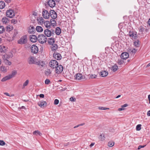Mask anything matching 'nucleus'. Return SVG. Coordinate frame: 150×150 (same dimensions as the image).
I'll return each instance as SVG.
<instances>
[{
	"instance_id": "1",
	"label": "nucleus",
	"mask_w": 150,
	"mask_h": 150,
	"mask_svg": "<svg viewBox=\"0 0 150 150\" xmlns=\"http://www.w3.org/2000/svg\"><path fill=\"white\" fill-rule=\"evenodd\" d=\"M38 40L41 44H43L46 43L47 39L46 37L44 35H39L38 37Z\"/></svg>"
},
{
	"instance_id": "2",
	"label": "nucleus",
	"mask_w": 150,
	"mask_h": 150,
	"mask_svg": "<svg viewBox=\"0 0 150 150\" xmlns=\"http://www.w3.org/2000/svg\"><path fill=\"white\" fill-rule=\"evenodd\" d=\"M27 41V37L26 35H24L21 37L17 41V43L21 45L25 44Z\"/></svg>"
},
{
	"instance_id": "3",
	"label": "nucleus",
	"mask_w": 150,
	"mask_h": 150,
	"mask_svg": "<svg viewBox=\"0 0 150 150\" xmlns=\"http://www.w3.org/2000/svg\"><path fill=\"white\" fill-rule=\"evenodd\" d=\"M49 65L50 67L53 69L55 68L58 65V63L56 60H53L50 62Z\"/></svg>"
},
{
	"instance_id": "4",
	"label": "nucleus",
	"mask_w": 150,
	"mask_h": 150,
	"mask_svg": "<svg viewBox=\"0 0 150 150\" xmlns=\"http://www.w3.org/2000/svg\"><path fill=\"white\" fill-rule=\"evenodd\" d=\"M45 35L47 37H49L53 35L54 33V30H51L48 29H46L44 31Z\"/></svg>"
},
{
	"instance_id": "5",
	"label": "nucleus",
	"mask_w": 150,
	"mask_h": 150,
	"mask_svg": "<svg viewBox=\"0 0 150 150\" xmlns=\"http://www.w3.org/2000/svg\"><path fill=\"white\" fill-rule=\"evenodd\" d=\"M75 79L77 80H83L85 79V77L81 73H77L75 76Z\"/></svg>"
},
{
	"instance_id": "6",
	"label": "nucleus",
	"mask_w": 150,
	"mask_h": 150,
	"mask_svg": "<svg viewBox=\"0 0 150 150\" xmlns=\"http://www.w3.org/2000/svg\"><path fill=\"white\" fill-rule=\"evenodd\" d=\"M6 16L10 18H13L15 16V13L13 10H9L6 11Z\"/></svg>"
},
{
	"instance_id": "7",
	"label": "nucleus",
	"mask_w": 150,
	"mask_h": 150,
	"mask_svg": "<svg viewBox=\"0 0 150 150\" xmlns=\"http://www.w3.org/2000/svg\"><path fill=\"white\" fill-rule=\"evenodd\" d=\"M31 52L33 54L37 53L38 51V47L35 45H33L30 48Z\"/></svg>"
},
{
	"instance_id": "8",
	"label": "nucleus",
	"mask_w": 150,
	"mask_h": 150,
	"mask_svg": "<svg viewBox=\"0 0 150 150\" xmlns=\"http://www.w3.org/2000/svg\"><path fill=\"white\" fill-rule=\"evenodd\" d=\"M56 73L58 74H59L62 73L63 69V66L61 65H58L56 68Z\"/></svg>"
},
{
	"instance_id": "9",
	"label": "nucleus",
	"mask_w": 150,
	"mask_h": 150,
	"mask_svg": "<svg viewBox=\"0 0 150 150\" xmlns=\"http://www.w3.org/2000/svg\"><path fill=\"white\" fill-rule=\"evenodd\" d=\"M42 15L43 18L46 19H48L50 17V13L47 11L45 9L42 11Z\"/></svg>"
},
{
	"instance_id": "10",
	"label": "nucleus",
	"mask_w": 150,
	"mask_h": 150,
	"mask_svg": "<svg viewBox=\"0 0 150 150\" xmlns=\"http://www.w3.org/2000/svg\"><path fill=\"white\" fill-rule=\"evenodd\" d=\"M47 4L51 8H53L55 6V1L53 0H48L47 2Z\"/></svg>"
},
{
	"instance_id": "11",
	"label": "nucleus",
	"mask_w": 150,
	"mask_h": 150,
	"mask_svg": "<svg viewBox=\"0 0 150 150\" xmlns=\"http://www.w3.org/2000/svg\"><path fill=\"white\" fill-rule=\"evenodd\" d=\"M53 19L56 18L57 15V13L53 10H51L50 12V16Z\"/></svg>"
},
{
	"instance_id": "12",
	"label": "nucleus",
	"mask_w": 150,
	"mask_h": 150,
	"mask_svg": "<svg viewBox=\"0 0 150 150\" xmlns=\"http://www.w3.org/2000/svg\"><path fill=\"white\" fill-rule=\"evenodd\" d=\"M129 54L127 52L122 53L120 56L121 59L123 60L126 59L129 57Z\"/></svg>"
},
{
	"instance_id": "13",
	"label": "nucleus",
	"mask_w": 150,
	"mask_h": 150,
	"mask_svg": "<svg viewBox=\"0 0 150 150\" xmlns=\"http://www.w3.org/2000/svg\"><path fill=\"white\" fill-rule=\"evenodd\" d=\"M38 105L42 108H44L46 106L47 104L45 101H40L38 103Z\"/></svg>"
},
{
	"instance_id": "14",
	"label": "nucleus",
	"mask_w": 150,
	"mask_h": 150,
	"mask_svg": "<svg viewBox=\"0 0 150 150\" xmlns=\"http://www.w3.org/2000/svg\"><path fill=\"white\" fill-rule=\"evenodd\" d=\"M35 58L34 57H30L28 59V63L30 64H34Z\"/></svg>"
},
{
	"instance_id": "15",
	"label": "nucleus",
	"mask_w": 150,
	"mask_h": 150,
	"mask_svg": "<svg viewBox=\"0 0 150 150\" xmlns=\"http://www.w3.org/2000/svg\"><path fill=\"white\" fill-rule=\"evenodd\" d=\"M30 40L32 42H35L38 40V37L35 35H32L30 36Z\"/></svg>"
},
{
	"instance_id": "16",
	"label": "nucleus",
	"mask_w": 150,
	"mask_h": 150,
	"mask_svg": "<svg viewBox=\"0 0 150 150\" xmlns=\"http://www.w3.org/2000/svg\"><path fill=\"white\" fill-rule=\"evenodd\" d=\"M54 58L57 60H60L62 58V56L61 54L58 53H54L53 54Z\"/></svg>"
},
{
	"instance_id": "17",
	"label": "nucleus",
	"mask_w": 150,
	"mask_h": 150,
	"mask_svg": "<svg viewBox=\"0 0 150 150\" xmlns=\"http://www.w3.org/2000/svg\"><path fill=\"white\" fill-rule=\"evenodd\" d=\"M37 21L38 23L42 25H43L45 22L43 18L42 17H39L37 19Z\"/></svg>"
},
{
	"instance_id": "18",
	"label": "nucleus",
	"mask_w": 150,
	"mask_h": 150,
	"mask_svg": "<svg viewBox=\"0 0 150 150\" xmlns=\"http://www.w3.org/2000/svg\"><path fill=\"white\" fill-rule=\"evenodd\" d=\"M129 35L130 37H132L134 39H136L137 37V35L136 34V33H135L133 32H129Z\"/></svg>"
},
{
	"instance_id": "19",
	"label": "nucleus",
	"mask_w": 150,
	"mask_h": 150,
	"mask_svg": "<svg viewBox=\"0 0 150 150\" xmlns=\"http://www.w3.org/2000/svg\"><path fill=\"white\" fill-rule=\"evenodd\" d=\"M7 67L2 65L0 67V71L3 73H5L7 71Z\"/></svg>"
},
{
	"instance_id": "20",
	"label": "nucleus",
	"mask_w": 150,
	"mask_h": 150,
	"mask_svg": "<svg viewBox=\"0 0 150 150\" xmlns=\"http://www.w3.org/2000/svg\"><path fill=\"white\" fill-rule=\"evenodd\" d=\"M51 46V50L53 51H54L57 50L58 48V46L56 44H53Z\"/></svg>"
},
{
	"instance_id": "21",
	"label": "nucleus",
	"mask_w": 150,
	"mask_h": 150,
	"mask_svg": "<svg viewBox=\"0 0 150 150\" xmlns=\"http://www.w3.org/2000/svg\"><path fill=\"white\" fill-rule=\"evenodd\" d=\"M100 76L102 77H104L107 76L108 74L107 71H103L101 72Z\"/></svg>"
},
{
	"instance_id": "22",
	"label": "nucleus",
	"mask_w": 150,
	"mask_h": 150,
	"mask_svg": "<svg viewBox=\"0 0 150 150\" xmlns=\"http://www.w3.org/2000/svg\"><path fill=\"white\" fill-rule=\"evenodd\" d=\"M13 56L11 52H9L8 54L4 55L3 58H7V59H9L10 58L12 57Z\"/></svg>"
},
{
	"instance_id": "23",
	"label": "nucleus",
	"mask_w": 150,
	"mask_h": 150,
	"mask_svg": "<svg viewBox=\"0 0 150 150\" xmlns=\"http://www.w3.org/2000/svg\"><path fill=\"white\" fill-rule=\"evenodd\" d=\"M4 60V62L5 64L6 65H10L11 64V62L8 60V59L7 58H3Z\"/></svg>"
},
{
	"instance_id": "24",
	"label": "nucleus",
	"mask_w": 150,
	"mask_h": 150,
	"mask_svg": "<svg viewBox=\"0 0 150 150\" xmlns=\"http://www.w3.org/2000/svg\"><path fill=\"white\" fill-rule=\"evenodd\" d=\"M48 43L50 44H53L55 42L54 38H49L48 40Z\"/></svg>"
},
{
	"instance_id": "25",
	"label": "nucleus",
	"mask_w": 150,
	"mask_h": 150,
	"mask_svg": "<svg viewBox=\"0 0 150 150\" xmlns=\"http://www.w3.org/2000/svg\"><path fill=\"white\" fill-rule=\"evenodd\" d=\"M43 25L46 27L47 28H50V23L49 21H45Z\"/></svg>"
},
{
	"instance_id": "26",
	"label": "nucleus",
	"mask_w": 150,
	"mask_h": 150,
	"mask_svg": "<svg viewBox=\"0 0 150 150\" xmlns=\"http://www.w3.org/2000/svg\"><path fill=\"white\" fill-rule=\"evenodd\" d=\"M13 27L12 26L8 25L6 27V30L7 31L9 32L13 30Z\"/></svg>"
},
{
	"instance_id": "27",
	"label": "nucleus",
	"mask_w": 150,
	"mask_h": 150,
	"mask_svg": "<svg viewBox=\"0 0 150 150\" xmlns=\"http://www.w3.org/2000/svg\"><path fill=\"white\" fill-rule=\"evenodd\" d=\"M61 33V29L59 27H57L56 29L55 33L56 34L59 35Z\"/></svg>"
},
{
	"instance_id": "28",
	"label": "nucleus",
	"mask_w": 150,
	"mask_h": 150,
	"mask_svg": "<svg viewBox=\"0 0 150 150\" xmlns=\"http://www.w3.org/2000/svg\"><path fill=\"white\" fill-rule=\"evenodd\" d=\"M17 71H16L14 70L12 71L11 74L9 75V76L10 77V79L14 77L15 76L16 74Z\"/></svg>"
},
{
	"instance_id": "29",
	"label": "nucleus",
	"mask_w": 150,
	"mask_h": 150,
	"mask_svg": "<svg viewBox=\"0 0 150 150\" xmlns=\"http://www.w3.org/2000/svg\"><path fill=\"white\" fill-rule=\"evenodd\" d=\"M36 29L37 31L39 32H41L43 30L41 26H37Z\"/></svg>"
},
{
	"instance_id": "30",
	"label": "nucleus",
	"mask_w": 150,
	"mask_h": 150,
	"mask_svg": "<svg viewBox=\"0 0 150 150\" xmlns=\"http://www.w3.org/2000/svg\"><path fill=\"white\" fill-rule=\"evenodd\" d=\"M2 22L3 24H6L8 23V19L6 17H4L2 19Z\"/></svg>"
},
{
	"instance_id": "31",
	"label": "nucleus",
	"mask_w": 150,
	"mask_h": 150,
	"mask_svg": "<svg viewBox=\"0 0 150 150\" xmlns=\"http://www.w3.org/2000/svg\"><path fill=\"white\" fill-rule=\"evenodd\" d=\"M128 106V105L127 104H125L121 106V108H118V110L119 111H122L124 110L125 109V108H124V107H125Z\"/></svg>"
},
{
	"instance_id": "32",
	"label": "nucleus",
	"mask_w": 150,
	"mask_h": 150,
	"mask_svg": "<svg viewBox=\"0 0 150 150\" xmlns=\"http://www.w3.org/2000/svg\"><path fill=\"white\" fill-rule=\"evenodd\" d=\"M139 45L140 43H139V41L138 40L134 42V45L136 47H139Z\"/></svg>"
},
{
	"instance_id": "33",
	"label": "nucleus",
	"mask_w": 150,
	"mask_h": 150,
	"mask_svg": "<svg viewBox=\"0 0 150 150\" xmlns=\"http://www.w3.org/2000/svg\"><path fill=\"white\" fill-rule=\"evenodd\" d=\"M118 69V66L116 64H115L114 65L112 66V69L114 72L117 71Z\"/></svg>"
},
{
	"instance_id": "34",
	"label": "nucleus",
	"mask_w": 150,
	"mask_h": 150,
	"mask_svg": "<svg viewBox=\"0 0 150 150\" xmlns=\"http://www.w3.org/2000/svg\"><path fill=\"white\" fill-rule=\"evenodd\" d=\"M45 73L46 76H48L51 74V71L50 69H47L45 71Z\"/></svg>"
},
{
	"instance_id": "35",
	"label": "nucleus",
	"mask_w": 150,
	"mask_h": 150,
	"mask_svg": "<svg viewBox=\"0 0 150 150\" xmlns=\"http://www.w3.org/2000/svg\"><path fill=\"white\" fill-rule=\"evenodd\" d=\"M35 31V29L33 27H31V28H29L28 30L29 32L30 33H34Z\"/></svg>"
},
{
	"instance_id": "36",
	"label": "nucleus",
	"mask_w": 150,
	"mask_h": 150,
	"mask_svg": "<svg viewBox=\"0 0 150 150\" xmlns=\"http://www.w3.org/2000/svg\"><path fill=\"white\" fill-rule=\"evenodd\" d=\"M10 79H11L10 77L9 76V75H8L3 78L1 80V81L2 82H4Z\"/></svg>"
},
{
	"instance_id": "37",
	"label": "nucleus",
	"mask_w": 150,
	"mask_h": 150,
	"mask_svg": "<svg viewBox=\"0 0 150 150\" xmlns=\"http://www.w3.org/2000/svg\"><path fill=\"white\" fill-rule=\"evenodd\" d=\"M5 30L4 26L0 25V34L3 33L4 32Z\"/></svg>"
},
{
	"instance_id": "38",
	"label": "nucleus",
	"mask_w": 150,
	"mask_h": 150,
	"mask_svg": "<svg viewBox=\"0 0 150 150\" xmlns=\"http://www.w3.org/2000/svg\"><path fill=\"white\" fill-rule=\"evenodd\" d=\"M6 50V47L5 46H2L0 47V51L1 52H4Z\"/></svg>"
},
{
	"instance_id": "39",
	"label": "nucleus",
	"mask_w": 150,
	"mask_h": 150,
	"mask_svg": "<svg viewBox=\"0 0 150 150\" xmlns=\"http://www.w3.org/2000/svg\"><path fill=\"white\" fill-rule=\"evenodd\" d=\"M5 6V3L4 1H0V8H3Z\"/></svg>"
},
{
	"instance_id": "40",
	"label": "nucleus",
	"mask_w": 150,
	"mask_h": 150,
	"mask_svg": "<svg viewBox=\"0 0 150 150\" xmlns=\"http://www.w3.org/2000/svg\"><path fill=\"white\" fill-rule=\"evenodd\" d=\"M33 134L34 135H38L40 136H41L42 135V134L41 132L38 130H36L34 131L33 132Z\"/></svg>"
},
{
	"instance_id": "41",
	"label": "nucleus",
	"mask_w": 150,
	"mask_h": 150,
	"mask_svg": "<svg viewBox=\"0 0 150 150\" xmlns=\"http://www.w3.org/2000/svg\"><path fill=\"white\" fill-rule=\"evenodd\" d=\"M50 21L51 24L52 26H54L55 25L56 21L54 19H51Z\"/></svg>"
},
{
	"instance_id": "42",
	"label": "nucleus",
	"mask_w": 150,
	"mask_h": 150,
	"mask_svg": "<svg viewBox=\"0 0 150 150\" xmlns=\"http://www.w3.org/2000/svg\"><path fill=\"white\" fill-rule=\"evenodd\" d=\"M114 144V142L112 141H110L108 143V145L110 147L113 146Z\"/></svg>"
},
{
	"instance_id": "43",
	"label": "nucleus",
	"mask_w": 150,
	"mask_h": 150,
	"mask_svg": "<svg viewBox=\"0 0 150 150\" xmlns=\"http://www.w3.org/2000/svg\"><path fill=\"white\" fill-rule=\"evenodd\" d=\"M29 80H26L25 82L23 83V88H25V87L27 86L28 84Z\"/></svg>"
},
{
	"instance_id": "44",
	"label": "nucleus",
	"mask_w": 150,
	"mask_h": 150,
	"mask_svg": "<svg viewBox=\"0 0 150 150\" xmlns=\"http://www.w3.org/2000/svg\"><path fill=\"white\" fill-rule=\"evenodd\" d=\"M138 30L140 32L142 33L144 31V28L143 26H141L139 28Z\"/></svg>"
},
{
	"instance_id": "45",
	"label": "nucleus",
	"mask_w": 150,
	"mask_h": 150,
	"mask_svg": "<svg viewBox=\"0 0 150 150\" xmlns=\"http://www.w3.org/2000/svg\"><path fill=\"white\" fill-rule=\"evenodd\" d=\"M104 136L103 134H102L100 135L99 139H100V140L103 141L104 140Z\"/></svg>"
},
{
	"instance_id": "46",
	"label": "nucleus",
	"mask_w": 150,
	"mask_h": 150,
	"mask_svg": "<svg viewBox=\"0 0 150 150\" xmlns=\"http://www.w3.org/2000/svg\"><path fill=\"white\" fill-rule=\"evenodd\" d=\"M137 51V50L135 48H133V49H130L129 50V51L132 52V53H136Z\"/></svg>"
},
{
	"instance_id": "47",
	"label": "nucleus",
	"mask_w": 150,
	"mask_h": 150,
	"mask_svg": "<svg viewBox=\"0 0 150 150\" xmlns=\"http://www.w3.org/2000/svg\"><path fill=\"white\" fill-rule=\"evenodd\" d=\"M141 125L140 124H139L137 125L136 127V130L137 131H139L141 130Z\"/></svg>"
},
{
	"instance_id": "48",
	"label": "nucleus",
	"mask_w": 150,
	"mask_h": 150,
	"mask_svg": "<svg viewBox=\"0 0 150 150\" xmlns=\"http://www.w3.org/2000/svg\"><path fill=\"white\" fill-rule=\"evenodd\" d=\"M45 63L43 61H40L39 65L41 67H43L45 66Z\"/></svg>"
},
{
	"instance_id": "49",
	"label": "nucleus",
	"mask_w": 150,
	"mask_h": 150,
	"mask_svg": "<svg viewBox=\"0 0 150 150\" xmlns=\"http://www.w3.org/2000/svg\"><path fill=\"white\" fill-rule=\"evenodd\" d=\"M124 62L121 59H119L118 61V63L119 65H121L123 64Z\"/></svg>"
},
{
	"instance_id": "50",
	"label": "nucleus",
	"mask_w": 150,
	"mask_h": 150,
	"mask_svg": "<svg viewBox=\"0 0 150 150\" xmlns=\"http://www.w3.org/2000/svg\"><path fill=\"white\" fill-rule=\"evenodd\" d=\"M100 110H105L107 109H108L109 108H105V107H99L98 108Z\"/></svg>"
},
{
	"instance_id": "51",
	"label": "nucleus",
	"mask_w": 150,
	"mask_h": 150,
	"mask_svg": "<svg viewBox=\"0 0 150 150\" xmlns=\"http://www.w3.org/2000/svg\"><path fill=\"white\" fill-rule=\"evenodd\" d=\"M17 22V20L15 19H12L11 20V23L13 24H15Z\"/></svg>"
},
{
	"instance_id": "52",
	"label": "nucleus",
	"mask_w": 150,
	"mask_h": 150,
	"mask_svg": "<svg viewBox=\"0 0 150 150\" xmlns=\"http://www.w3.org/2000/svg\"><path fill=\"white\" fill-rule=\"evenodd\" d=\"M50 83V81L49 79H46L45 81V83L46 84H48Z\"/></svg>"
},
{
	"instance_id": "53",
	"label": "nucleus",
	"mask_w": 150,
	"mask_h": 150,
	"mask_svg": "<svg viewBox=\"0 0 150 150\" xmlns=\"http://www.w3.org/2000/svg\"><path fill=\"white\" fill-rule=\"evenodd\" d=\"M5 144V142L3 140H0V145L3 146Z\"/></svg>"
},
{
	"instance_id": "54",
	"label": "nucleus",
	"mask_w": 150,
	"mask_h": 150,
	"mask_svg": "<svg viewBox=\"0 0 150 150\" xmlns=\"http://www.w3.org/2000/svg\"><path fill=\"white\" fill-rule=\"evenodd\" d=\"M59 103V100L57 99H56L54 100V104L55 105H57Z\"/></svg>"
},
{
	"instance_id": "55",
	"label": "nucleus",
	"mask_w": 150,
	"mask_h": 150,
	"mask_svg": "<svg viewBox=\"0 0 150 150\" xmlns=\"http://www.w3.org/2000/svg\"><path fill=\"white\" fill-rule=\"evenodd\" d=\"M76 99L75 98H74L73 97H71L70 98V100L71 101H75Z\"/></svg>"
},
{
	"instance_id": "56",
	"label": "nucleus",
	"mask_w": 150,
	"mask_h": 150,
	"mask_svg": "<svg viewBox=\"0 0 150 150\" xmlns=\"http://www.w3.org/2000/svg\"><path fill=\"white\" fill-rule=\"evenodd\" d=\"M13 32L14 35L15 36H16L18 34L17 31L15 29L14 30Z\"/></svg>"
},
{
	"instance_id": "57",
	"label": "nucleus",
	"mask_w": 150,
	"mask_h": 150,
	"mask_svg": "<svg viewBox=\"0 0 150 150\" xmlns=\"http://www.w3.org/2000/svg\"><path fill=\"white\" fill-rule=\"evenodd\" d=\"M41 61H35L34 64H36L38 65H39V63H40Z\"/></svg>"
},
{
	"instance_id": "58",
	"label": "nucleus",
	"mask_w": 150,
	"mask_h": 150,
	"mask_svg": "<svg viewBox=\"0 0 150 150\" xmlns=\"http://www.w3.org/2000/svg\"><path fill=\"white\" fill-rule=\"evenodd\" d=\"M145 146H145H141V145H140V146H139V147H138V150L140 149L141 148H144Z\"/></svg>"
},
{
	"instance_id": "59",
	"label": "nucleus",
	"mask_w": 150,
	"mask_h": 150,
	"mask_svg": "<svg viewBox=\"0 0 150 150\" xmlns=\"http://www.w3.org/2000/svg\"><path fill=\"white\" fill-rule=\"evenodd\" d=\"M70 145V143L69 142H68L67 143H65L64 144V146H67L68 145Z\"/></svg>"
},
{
	"instance_id": "60",
	"label": "nucleus",
	"mask_w": 150,
	"mask_h": 150,
	"mask_svg": "<svg viewBox=\"0 0 150 150\" xmlns=\"http://www.w3.org/2000/svg\"><path fill=\"white\" fill-rule=\"evenodd\" d=\"M40 97L41 98H43L44 97V95L43 94H40L39 95Z\"/></svg>"
},
{
	"instance_id": "61",
	"label": "nucleus",
	"mask_w": 150,
	"mask_h": 150,
	"mask_svg": "<svg viewBox=\"0 0 150 150\" xmlns=\"http://www.w3.org/2000/svg\"><path fill=\"white\" fill-rule=\"evenodd\" d=\"M8 4L10 3L11 2L10 0H4Z\"/></svg>"
},
{
	"instance_id": "62",
	"label": "nucleus",
	"mask_w": 150,
	"mask_h": 150,
	"mask_svg": "<svg viewBox=\"0 0 150 150\" xmlns=\"http://www.w3.org/2000/svg\"><path fill=\"white\" fill-rule=\"evenodd\" d=\"M147 115L148 116H150V110H149L147 112Z\"/></svg>"
},
{
	"instance_id": "63",
	"label": "nucleus",
	"mask_w": 150,
	"mask_h": 150,
	"mask_svg": "<svg viewBox=\"0 0 150 150\" xmlns=\"http://www.w3.org/2000/svg\"><path fill=\"white\" fill-rule=\"evenodd\" d=\"M33 15L34 16H37V13H36V12H34L33 14Z\"/></svg>"
},
{
	"instance_id": "64",
	"label": "nucleus",
	"mask_w": 150,
	"mask_h": 150,
	"mask_svg": "<svg viewBox=\"0 0 150 150\" xmlns=\"http://www.w3.org/2000/svg\"><path fill=\"white\" fill-rule=\"evenodd\" d=\"M148 98L149 100V103L150 104V95H148Z\"/></svg>"
}]
</instances>
